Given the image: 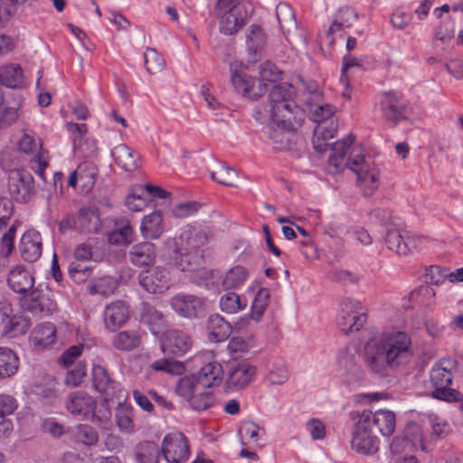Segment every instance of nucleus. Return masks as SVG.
<instances>
[{"label":"nucleus","instance_id":"nucleus-1","mask_svg":"<svg viewBox=\"0 0 463 463\" xmlns=\"http://www.w3.org/2000/svg\"><path fill=\"white\" fill-rule=\"evenodd\" d=\"M296 89L288 82L275 84L269 93V104L264 108L270 124L286 131L293 130L292 118L300 109L297 105Z\"/></svg>","mask_w":463,"mask_h":463},{"label":"nucleus","instance_id":"nucleus-2","mask_svg":"<svg viewBox=\"0 0 463 463\" xmlns=\"http://www.w3.org/2000/svg\"><path fill=\"white\" fill-rule=\"evenodd\" d=\"M306 104L309 109L310 118L318 124L314 130L313 148L318 153H324L327 148L326 141L332 139L336 133L334 119L335 108L328 103H323L322 99L313 102L306 99Z\"/></svg>","mask_w":463,"mask_h":463},{"label":"nucleus","instance_id":"nucleus-3","mask_svg":"<svg viewBox=\"0 0 463 463\" xmlns=\"http://www.w3.org/2000/svg\"><path fill=\"white\" fill-rule=\"evenodd\" d=\"M250 5L246 0H218L215 7L219 18V31L224 35H233L249 20Z\"/></svg>","mask_w":463,"mask_h":463},{"label":"nucleus","instance_id":"nucleus-4","mask_svg":"<svg viewBox=\"0 0 463 463\" xmlns=\"http://www.w3.org/2000/svg\"><path fill=\"white\" fill-rule=\"evenodd\" d=\"M454 364L450 360H441L436 363L430 373V383L433 388L431 396L444 402L460 401L462 393L449 388L452 383Z\"/></svg>","mask_w":463,"mask_h":463},{"label":"nucleus","instance_id":"nucleus-5","mask_svg":"<svg viewBox=\"0 0 463 463\" xmlns=\"http://www.w3.org/2000/svg\"><path fill=\"white\" fill-rule=\"evenodd\" d=\"M385 355L399 368L412 355L411 336L404 331L384 333L378 341Z\"/></svg>","mask_w":463,"mask_h":463},{"label":"nucleus","instance_id":"nucleus-6","mask_svg":"<svg viewBox=\"0 0 463 463\" xmlns=\"http://www.w3.org/2000/svg\"><path fill=\"white\" fill-rule=\"evenodd\" d=\"M223 369L221 364L212 361L204 364L197 373H193L180 379V389L184 395L190 393V390L198 387L211 388L221 383Z\"/></svg>","mask_w":463,"mask_h":463},{"label":"nucleus","instance_id":"nucleus-7","mask_svg":"<svg viewBox=\"0 0 463 463\" xmlns=\"http://www.w3.org/2000/svg\"><path fill=\"white\" fill-rule=\"evenodd\" d=\"M379 443V439L370 425L368 416L361 415L352 434V449L358 454L371 456L378 452Z\"/></svg>","mask_w":463,"mask_h":463},{"label":"nucleus","instance_id":"nucleus-8","mask_svg":"<svg viewBox=\"0 0 463 463\" xmlns=\"http://www.w3.org/2000/svg\"><path fill=\"white\" fill-rule=\"evenodd\" d=\"M366 321V313L360 302L345 298L340 304L336 324L339 330L347 335L358 331Z\"/></svg>","mask_w":463,"mask_h":463},{"label":"nucleus","instance_id":"nucleus-9","mask_svg":"<svg viewBox=\"0 0 463 463\" xmlns=\"http://www.w3.org/2000/svg\"><path fill=\"white\" fill-rule=\"evenodd\" d=\"M7 190L14 201L27 203L35 194L33 175L24 169L11 170L7 176Z\"/></svg>","mask_w":463,"mask_h":463},{"label":"nucleus","instance_id":"nucleus-10","mask_svg":"<svg viewBox=\"0 0 463 463\" xmlns=\"http://www.w3.org/2000/svg\"><path fill=\"white\" fill-rule=\"evenodd\" d=\"M203 252L193 251L189 248H184L183 245L175 246L173 250L170 260L175 267L181 271L195 272L200 271L201 277L205 279L210 276L213 278L214 271L202 269L204 264Z\"/></svg>","mask_w":463,"mask_h":463},{"label":"nucleus","instance_id":"nucleus-11","mask_svg":"<svg viewBox=\"0 0 463 463\" xmlns=\"http://www.w3.org/2000/svg\"><path fill=\"white\" fill-rule=\"evenodd\" d=\"M379 107L383 118L393 126L406 118L408 101L404 97L395 91L389 90L381 93Z\"/></svg>","mask_w":463,"mask_h":463},{"label":"nucleus","instance_id":"nucleus-12","mask_svg":"<svg viewBox=\"0 0 463 463\" xmlns=\"http://www.w3.org/2000/svg\"><path fill=\"white\" fill-rule=\"evenodd\" d=\"M171 308L180 317L200 318L206 312V298L195 295L177 294L170 298Z\"/></svg>","mask_w":463,"mask_h":463},{"label":"nucleus","instance_id":"nucleus-13","mask_svg":"<svg viewBox=\"0 0 463 463\" xmlns=\"http://www.w3.org/2000/svg\"><path fill=\"white\" fill-rule=\"evenodd\" d=\"M161 452L168 463L185 462L190 456L188 439L182 432L168 433L162 440Z\"/></svg>","mask_w":463,"mask_h":463},{"label":"nucleus","instance_id":"nucleus-14","mask_svg":"<svg viewBox=\"0 0 463 463\" xmlns=\"http://www.w3.org/2000/svg\"><path fill=\"white\" fill-rule=\"evenodd\" d=\"M23 307L34 316L46 317L57 310V304L52 298L48 288L43 290L39 285L24 296Z\"/></svg>","mask_w":463,"mask_h":463},{"label":"nucleus","instance_id":"nucleus-15","mask_svg":"<svg viewBox=\"0 0 463 463\" xmlns=\"http://www.w3.org/2000/svg\"><path fill=\"white\" fill-rule=\"evenodd\" d=\"M67 411L80 420H93L97 408L96 400L89 393L77 391L69 394L65 402Z\"/></svg>","mask_w":463,"mask_h":463},{"label":"nucleus","instance_id":"nucleus-16","mask_svg":"<svg viewBox=\"0 0 463 463\" xmlns=\"http://www.w3.org/2000/svg\"><path fill=\"white\" fill-rule=\"evenodd\" d=\"M139 285L150 294H162L170 287V275L166 269L156 267L138 275Z\"/></svg>","mask_w":463,"mask_h":463},{"label":"nucleus","instance_id":"nucleus-17","mask_svg":"<svg viewBox=\"0 0 463 463\" xmlns=\"http://www.w3.org/2000/svg\"><path fill=\"white\" fill-rule=\"evenodd\" d=\"M256 373V367L246 361H234L230 364L226 387L231 391H239L246 387Z\"/></svg>","mask_w":463,"mask_h":463},{"label":"nucleus","instance_id":"nucleus-18","mask_svg":"<svg viewBox=\"0 0 463 463\" xmlns=\"http://www.w3.org/2000/svg\"><path fill=\"white\" fill-rule=\"evenodd\" d=\"M383 351L378 342L373 345H367L365 347L366 366L373 373L380 376H386L390 370L398 368L393 362L389 360Z\"/></svg>","mask_w":463,"mask_h":463},{"label":"nucleus","instance_id":"nucleus-19","mask_svg":"<svg viewBox=\"0 0 463 463\" xmlns=\"http://www.w3.org/2000/svg\"><path fill=\"white\" fill-rule=\"evenodd\" d=\"M129 318V306L122 300L108 304L103 311L105 328L109 332H116L121 328Z\"/></svg>","mask_w":463,"mask_h":463},{"label":"nucleus","instance_id":"nucleus-20","mask_svg":"<svg viewBox=\"0 0 463 463\" xmlns=\"http://www.w3.org/2000/svg\"><path fill=\"white\" fill-rule=\"evenodd\" d=\"M419 240L420 238L410 236L407 231L401 229H388L384 237L387 248L402 256L410 254L417 247L416 241Z\"/></svg>","mask_w":463,"mask_h":463},{"label":"nucleus","instance_id":"nucleus-21","mask_svg":"<svg viewBox=\"0 0 463 463\" xmlns=\"http://www.w3.org/2000/svg\"><path fill=\"white\" fill-rule=\"evenodd\" d=\"M7 285L14 293L25 296L34 288V277L24 266L17 265L10 269L7 275Z\"/></svg>","mask_w":463,"mask_h":463},{"label":"nucleus","instance_id":"nucleus-22","mask_svg":"<svg viewBox=\"0 0 463 463\" xmlns=\"http://www.w3.org/2000/svg\"><path fill=\"white\" fill-rule=\"evenodd\" d=\"M140 322L148 326L151 334L157 335L166 327V318L164 313L152 304L143 301L139 306Z\"/></svg>","mask_w":463,"mask_h":463},{"label":"nucleus","instance_id":"nucleus-23","mask_svg":"<svg viewBox=\"0 0 463 463\" xmlns=\"http://www.w3.org/2000/svg\"><path fill=\"white\" fill-rule=\"evenodd\" d=\"M176 392L186 399L193 410L197 411H205L213 407L216 402V397L213 391L206 387L193 388L188 395H184L180 389V381L176 386Z\"/></svg>","mask_w":463,"mask_h":463},{"label":"nucleus","instance_id":"nucleus-24","mask_svg":"<svg viewBox=\"0 0 463 463\" xmlns=\"http://www.w3.org/2000/svg\"><path fill=\"white\" fill-rule=\"evenodd\" d=\"M41 148V143L36 141V139L29 134L24 133L18 142V149L21 152L24 154H35L31 161V167L39 177L43 179L44 170L48 163L43 158L42 155L36 154Z\"/></svg>","mask_w":463,"mask_h":463},{"label":"nucleus","instance_id":"nucleus-25","mask_svg":"<svg viewBox=\"0 0 463 463\" xmlns=\"http://www.w3.org/2000/svg\"><path fill=\"white\" fill-rule=\"evenodd\" d=\"M21 258L26 262H35L42 256L43 243L40 232L28 231L21 238L19 245Z\"/></svg>","mask_w":463,"mask_h":463},{"label":"nucleus","instance_id":"nucleus-26","mask_svg":"<svg viewBox=\"0 0 463 463\" xmlns=\"http://www.w3.org/2000/svg\"><path fill=\"white\" fill-rule=\"evenodd\" d=\"M231 82L232 86L239 93H241L244 97L250 98L251 99H257L265 93V86H263L260 81H258V90H255V84L257 83L255 80L239 73L237 71H233L232 65L231 66Z\"/></svg>","mask_w":463,"mask_h":463},{"label":"nucleus","instance_id":"nucleus-27","mask_svg":"<svg viewBox=\"0 0 463 463\" xmlns=\"http://www.w3.org/2000/svg\"><path fill=\"white\" fill-rule=\"evenodd\" d=\"M359 18L358 13L351 6L340 7L334 15V20L327 30L330 43L335 42V34L341 33L345 28H350Z\"/></svg>","mask_w":463,"mask_h":463},{"label":"nucleus","instance_id":"nucleus-28","mask_svg":"<svg viewBox=\"0 0 463 463\" xmlns=\"http://www.w3.org/2000/svg\"><path fill=\"white\" fill-rule=\"evenodd\" d=\"M191 345L192 342L187 334L172 329L167 332L162 344V349L175 356H182L190 349Z\"/></svg>","mask_w":463,"mask_h":463},{"label":"nucleus","instance_id":"nucleus-29","mask_svg":"<svg viewBox=\"0 0 463 463\" xmlns=\"http://www.w3.org/2000/svg\"><path fill=\"white\" fill-rule=\"evenodd\" d=\"M101 227L99 210L92 207H82L76 216V230L81 233H98Z\"/></svg>","mask_w":463,"mask_h":463},{"label":"nucleus","instance_id":"nucleus-30","mask_svg":"<svg viewBox=\"0 0 463 463\" xmlns=\"http://www.w3.org/2000/svg\"><path fill=\"white\" fill-rule=\"evenodd\" d=\"M362 416H368L370 425L373 430L377 427L383 436H391L395 430V414L391 411L379 410L373 413L372 411H364Z\"/></svg>","mask_w":463,"mask_h":463},{"label":"nucleus","instance_id":"nucleus-31","mask_svg":"<svg viewBox=\"0 0 463 463\" xmlns=\"http://www.w3.org/2000/svg\"><path fill=\"white\" fill-rule=\"evenodd\" d=\"M156 258V245L148 241L134 245L129 251V260L137 267L151 266L155 263Z\"/></svg>","mask_w":463,"mask_h":463},{"label":"nucleus","instance_id":"nucleus-32","mask_svg":"<svg viewBox=\"0 0 463 463\" xmlns=\"http://www.w3.org/2000/svg\"><path fill=\"white\" fill-rule=\"evenodd\" d=\"M92 383L99 392L108 396H114L119 390V384L110 377L107 369L102 365L93 366Z\"/></svg>","mask_w":463,"mask_h":463},{"label":"nucleus","instance_id":"nucleus-33","mask_svg":"<svg viewBox=\"0 0 463 463\" xmlns=\"http://www.w3.org/2000/svg\"><path fill=\"white\" fill-rule=\"evenodd\" d=\"M206 329L209 340L214 343L227 340L232 331V325L219 314L208 317Z\"/></svg>","mask_w":463,"mask_h":463},{"label":"nucleus","instance_id":"nucleus-34","mask_svg":"<svg viewBox=\"0 0 463 463\" xmlns=\"http://www.w3.org/2000/svg\"><path fill=\"white\" fill-rule=\"evenodd\" d=\"M30 340L37 349H46L56 340V327L51 322L37 325L31 335Z\"/></svg>","mask_w":463,"mask_h":463},{"label":"nucleus","instance_id":"nucleus-35","mask_svg":"<svg viewBox=\"0 0 463 463\" xmlns=\"http://www.w3.org/2000/svg\"><path fill=\"white\" fill-rule=\"evenodd\" d=\"M110 155L117 165L126 172H133L138 166L137 162V155L125 144L114 146L110 151Z\"/></svg>","mask_w":463,"mask_h":463},{"label":"nucleus","instance_id":"nucleus-36","mask_svg":"<svg viewBox=\"0 0 463 463\" xmlns=\"http://www.w3.org/2000/svg\"><path fill=\"white\" fill-rule=\"evenodd\" d=\"M111 345L120 352H131L141 344V334L137 330H124L115 334L111 338Z\"/></svg>","mask_w":463,"mask_h":463},{"label":"nucleus","instance_id":"nucleus-37","mask_svg":"<svg viewBox=\"0 0 463 463\" xmlns=\"http://www.w3.org/2000/svg\"><path fill=\"white\" fill-rule=\"evenodd\" d=\"M180 240L183 247L203 253V248L208 241V233L200 227H191L181 234Z\"/></svg>","mask_w":463,"mask_h":463},{"label":"nucleus","instance_id":"nucleus-38","mask_svg":"<svg viewBox=\"0 0 463 463\" xmlns=\"http://www.w3.org/2000/svg\"><path fill=\"white\" fill-rule=\"evenodd\" d=\"M161 456V448L155 441L138 442L134 449V457L137 463H159Z\"/></svg>","mask_w":463,"mask_h":463},{"label":"nucleus","instance_id":"nucleus-39","mask_svg":"<svg viewBox=\"0 0 463 463\" xmlns=\"http://www.w3.org/2000/svg\"><path fill=\"white\" fill-rule=\"evenodd\" d=\"M140 231L145 239L156 240L164 232L163 217L160 212L146 215L141 222Z\"/></svg>","mask_w":463,"mask_h":463},{"label":"nucleus","instance_id":"nucleus-40","mask_svg":"<svg viewBox=\"0 0 463 463\" xmlns=\"http://www.w3.org/2000/svg\"><path fill=\"white\" fill-rule=\"evenodd\" d=\"M0 82L7 88H22L24 86V74L21 66L18 64H8L1 67Z\"/></svg>","mask_w":463,"mask_h":463},{"label":"nucleus","instance_id":"nucleus-41","mask_svg":"<svg viewBox=\"0 0 463 463\" xmlns=\"http://www.w3.org/2000/svg\"><path fill=\"white\" fill-rule=\"evenodd\" d=\"M19 367V359L14 352L7 347H0V379L14 375Z\"/></svg>","mask_w":463,"mask_h":463},{"label":"nucleus","instance_id":"nucleus-42","mask_svg":"<svg viewBox=\"0 0 463 463\" xmlns=\"http://www.w3.org/2000/svg\"><path fill=\"white\" fill-rule=\"evenodd\" d=\"M354 141V137L349 135L346 138L335 142L331 146V154L328 157V164L336 169L342 168L345 155Z\"/></svg>","mask_w":463,"mask_h":463},{"label":"nucleus","instance_id":"nucleus-43","mask_svg":"<svg viewBox=\"0 0 463 463\" xmlns=\"http://www.w3.org/2000/svg\"><path fill=\"white\" fill-rule=\"evenodd\" d=\"M403 437L411 444V447L415 449L420 448L425 452L429 450L426 440L424 439L423 430L420 423L410 421L404 429Z\"/></svg>","mask_w":463,"mask_h":463},{"label":"nucleus","instance_id":"nucleus-44","mask_svg":"<svg viewBox=\"0 0 463 463\" xmlns=\"http://www.w3.org/2000/svg\"><path fill=\"white\" fill-rule=\"evenodd\" d=\"M118 288V280L112 276H102L95 278L89 284L88 289L90 294H99L101 296H109L112 294Z\"/></svg>","mask_w":463,"mask_h":463},{"label":"nucleus","instance_id":"nucleus-45","mask_svg":"<svg viewBox=\"0 0 463 463\" xmlns=\"http://www.w3.org/2000/svg\"><path fill=\"white\" fill-rule=\"evenodd\" d=\"M248 51L254 55L260 54L266 46V35L262 28L258 24H252L247 34Z\"/></svg>","mask_w":463,"mask_h":463},{"label":"nucleus","instance_id":"nucleus-46","mask_svg":"<svg viewBox=\"0 0 463 463\" xmlns=\"http://www.w3.org/2000/svg\"><path fill=\"white\" fill-rule=\"evenodd\" d=\"M72 439L76 443L94 446L99 441L97 430L89 424H79L72 430Z\"/></svg>","mask_w":463,"mask_h":463},{"label":"nucleus","instance_id":"nucleus-47","mask_svg":"<svg viewBox=\"0 0 463 463\" xmlns=\"http://www.w3.org/2000/svg\"><path fill=\"white\" fill-rule=\"evenodd\" d=\"M357 184L365 197L372 196L378 188L379 177L378 172L374 169L366 170L364 174L357 176Z\"/></svg>","mask_w":463,"mask_h":463},{"label":"nucleus","instance_id":"nucleus-48","mask_svg":"<svg viewBox=\"0 0 463 463\" xmlns=\"http://www.w3.org/2000/svg\"><path fill=\"white\" fill-rule=\"evenodd\" d=\"M31 327V319L27 316H12L4 327L5 334H10L12 336L25 334Z\"/></svg>","mask_w":463,"mask_h":463},{"label":"nucleus","instance_id":"nucleus-49","mask_svg":"<svg viewBox=\"0 0 463 463\" xmlns=\"http://www.w3.org/2000/svg\"><path fill=\"white\" fill-rule=\"evenodd\" d=\"M247 306L245 298H241L234 292H228L221 297L220 307L222 312L227 314H235L243 310Z\"/></svg>","mask_w":463,"mask_h":463},{"label":"nucleus","instance_id":"nucleus-50","mask_svg":"<svg viewBox=\"0 0 463 463\" xmlns=\"http://www.w3.org/2000/svg\"><path fill=\"white\" fill-rule=\"evenodd\" d=\"M248 277L247 269L242 266L232 268L222 278V285L223 289L236 288L243 284Z\"/></svg>","mask_w":463,"mask_h":463},{"label":"nucleus","instance_id":"nucleus-51","mask_svg":"<svg viewBox=\"0 0 463 463\" xmlns=\"http://www.w3.org/2000/svg\"><path fill=\"white\" fill-rule=\"evenodd\" d=\"M276 16L282 32H289L296 28L297 20L293 9L288 4H279L276 9Z\"/></svg>","mask_w":463,"mask_h":463},{"label":"nucleus","instance_id":"nucleus-52","mask_svg":"<svg viewBox=\"0 0 463 463\" xmlns=\"http://www.w3.org/2000/svg\"><path fill=\"white\" fill-rule=\"evenodd\" d=\"M211 178L226 186H236V180L238 179L237 172L225 165H221L217 170L210 173Z\"/></svg>","mask_w":463,"mask_h":463},{"label":"nucleus","instance_id":"nucleus-53","mask_svg":"<svg viewBox=\"0 0 463 463\" xmlns=\"http://www.w3.org/2000/svg\"><path fill=\"white\" fill-rule=\"evenodd\" d=\"M144 62L146 71L150 74L161 71L165 67V59L154 48H146L144 53Z\"/></svg>","mask_w":463,"mask_h":463},{"label":"nucleus","instance_id":"nucleus-54","mask_svg":"<svg viewBox=\"0 0 463 463\" xmlns=\"http://www.w3.org/2000/svg\"><path fill=\"white\" fill-rule=\"evenodd\" d=\"M283 71L278 68L273 62L267 61L260 64V80H256L260 81L263 86L266 87V84L263 81L269 82H278L282 79Z\"/></svg>","mask_w":463,"mask_h":463},{"label":"nucleus","instance_id":"nucleus-55","mask_svg":"<svg viewBox=\"0 0 463 463\" xmlns=\"http://www.w3.org/2000/svg\"><path fill=\"white\" fill-rule=\"evenodd\" d=\"M269 298L268 288H261L258 290L251 304V317L255 321H259L262 317Z\"/></svg>","mask_w":463,"mask_h":463},{"label":"nucleus","instance_id":"nucleus-56","mask_svg":"<svg viewBox=\"0 0 463 463\" xmlns=\"http://www.w3.org/2000/svg\"><path fill=\"white\" fill-rule=\"evenodd\" d=\"M151 368L155 371L165 372L171 374H181L184 371V365L181 362L171 358H162L154 361Z\"/></svg>","mask_w":463,"mask_h":463},{"label":"nucleus","instance_id":"nucleus-57","mask_svg":"<svg viewBox=\"0 0 463 463\" xmlns=\"http://www.w3.org/2000/svg\"><path fill=\"white\" fill-rule=\"evenodd\" d=\"M88 174L87 173H81L79 174L77 172L71 173L69 179H68V184L71 187H75L78 179L83 182V186L87 187L88 189L91 188L96 181V175H97V169L93 165H90L87 167Z\"/></svg>","mask_w":463,"mask_h":463},{"label":"nucleus","instance_id":"nucleus-58","mask_svg":"<svg viewBox=\"0 0 463 463\" xmlns=\"http://www.w3.org/2000/svg\"><path fill=\"white\" fill-rule=\"evenodd\" d=\"M133 230L130 224L126 223L109 233L108 241L113 245L129 244L132 240Z\"/></svg>","mask_w":463,"mask_h":463},{"label":"nucleus","instance_id":"nucleus-59","mask_svg":"<svg viewBox=\"0 0 463 463\" xmlns=\"http://www.w3.org/2000/svg\"><path fill=\"white\" fill-rule=\"evenodd\" d=\"M70 277L78 284L86 281L91 274V268L81 261H71L68 266Z\"/></svg>","mask_w":463,"mask_h":463},{"label":"nucleus","instance_id":"nucleus-60","mask_svg":"<svg viewBox=\"0 0 463 463\" xmlns=\"http://www.w3.org/2000/svg\"><path fill=\"white\" fill-rule=\"evenodd\" d=\"M116 420L118 428L124 431L133 429L132 407L127 404H119L116 410Z\"/></svg>","mask_w":463,"mask_h":463},{"label":"nucleus","instance_id":"nucleus-61","mask_svg":"<svg viewBox=\"0 0 463 463\" xmlns=\"http://www.w3.org/2000/svg\"><path fill=\"white\" fill-rule=\"evenodd\" d=\"M289 374L287 364L280 361L272 364L269 373V381L271 384H283L288 380Z\"/></svg>","mask_w":463,"mask_h":463},{"label":"nucleus","instance_id":"nucleus-62","mask_svg":"<svg viewBox=\"0 0 463 463\" xmlns=\"http://www.w3.org/2000/svg\"><path fill=\"white\" fill-rule=\"evenodd\" d=\"M138 190V186L134 188L130 194L126 196L125 204L132 212L142 211L146 206L147 199Z\"/></svg>","mask_w":463,"mask_h":463},{"label":"nucleus","instance_id":"nucleus-63","mask_svg":"<svg viewBox=\"0 0 463 463\" xmlns=\"http://www.w3.org/2000/svg\"><path fill=\"white\" fill-rule=\"evenodd\" d=\"M85 375L86 368L84 364L78 363L73 369L67 372L64 378V383L67 386L76 387L80 384Z\"/></svg>","mask_w":463,"mask_h":463},{"label":"nucleus","instance_id":"nucleus-64","mask_svg":"<svg viewBox=\"0 0 463 463\" xmlns=\"http://www.w3.org/2000/svg\"><path fill=\"white\" fill-rule=\"evenodd\" d=\"M18 401L8 393H0V417H7L18 409Z\"/></svg>","mask_w":463,"mask_h":463}]
</instances>
